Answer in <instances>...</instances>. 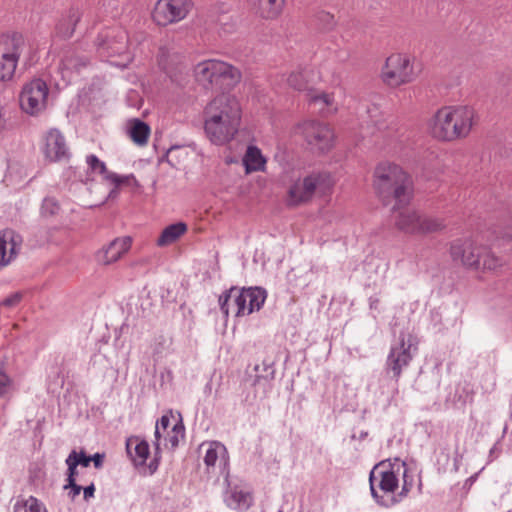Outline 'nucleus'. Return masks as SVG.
Instances as JSON below:
<instances>
[{
	"instance_id": "f257e3e1",
	"label": "nucleus",
	"mask_w": 512,
	"mask_h": 512,
	"mask_svg": "<svg viewBox=\"0 0 512 512\" xmlns=\"http://www.w3.org/2000/svg\"><path fill=\"white\" fill-rule=\"evenodd\" d=\"M242 119V106L234 94L215 95L203 110L204 133L209 141L222 146L237 135Z\"/></svg>"
},
{
	"instance_id": "f03ea898",
	"label": "nucleus",
	"mask_w": 512,
	"mask_h": 512,
	"mask_svg": "<svg viewBox=\"0 0 512 512\" xmlns=\"http://www.w3.org/2000/svg\"><path fill=\"white\" fill-rule=\"evenodd\" d=\"M477 124L475 109L467 105H447L436 110L427 122L428 132L440 142L466 139Z\"/></svg>"
},
{
	"instance_id": "7ed1b4c3",
	"label": "nucleus",
	"mask_w": 512,
	"mask_h": 512,
	"mask_svg": "<svg viewBox=\"0 0 512 512\" xmlns=\"http://www.w3.org/2000/svg\"><path fill=\"white\" fill-rule=\"evenodd\" d=\"M372 186L376 195L384 202L406 205L413 198V182L410 175L391 161L379 162L373 171Z\"/></svg>"
},
{
	"instance_id": "20e7f679",
	"label": "nucleus",
	"mask_w": 512,
	"mask_h": 512,
	"mask_svg": "<svg viewBox=\"0 0 512 512\" xmlns=\"http://www.w3.org/2000/svg\"><path fill=\"white\" fill-rule=\"evenodd\" d=\"M406 474V464L398 458L381 461L374 466L369 477L370 489L372 496L381 506L388 508L399 502L394 492L399 486L400 477L403 479L401 495L407 494L411 483H407Z\"/></svg>"
},
{
	"instance_id": "39448f33",
	"label": "nucleus",
	"mask_w": 512,
	"mask_h": 512,
	"mask_svg": "<svg viewBox=\"0 0 512 512\" xmlns=\"http://www.w3.org/2000/svg\"><path fill=\"white\" fill-rule=\"evenodd\" d=\"M393 205V221L395 228L409 236H426L440 233L447 227L444 218L429 215L414 207Z\"/></svg>"
},
{
	"instance_id": "423d86ee",
	"label": "nucleus",
	"mask_w": 512,
	"mask_h": 512,
	"mask_svg": "<svg viewBox=\"0 0 512 512\" xmlns=\"http://www.w3.org/2000/svg\"><path fill=\"white\" fill-rule=\"evenodd\" d=\"M196 81L205 87H234L242 79L239 68L220 59H207L194 66Z\"/></svg>"
},
{
	"instance_id": "0eeeda50",
	"label": "nucleus",
	"mask_w": 512,
	"mask_h": 512,
	"mask_svg": "<svg viewBox=\"0 0 512 512\" xmlns=\"http://www.w3.org/2000/svg\"><path fill=\"white\" fill-rule=\"evenodd\" d=\"M420 74L414 56L404 52L391 53L384 61L380 70L381 81L390 88L414 82Z\"/></svg>"
},
{
	"instance_id": "6e6552de",
	"label": "nucleus",
	"mask_w": 512,
	"mask_h": 512,
	"mask_svg": "<svg viewBox=\"0 0 512 512\" xmlns=\"http://www.w3.org/2000/svg\"><path fill=\"white\" fill-rule=\"evenodd\" d=\"M334 183L327 173L313 172L292 181L287 188L286 203L297 207L312 200L314 195H325L332 189Z\"/></svg>"
},
{
	"instance_id": "1a4fd4ad",
	"label": "nucleus",
	"mask_w": 512,
	"mask_h": 512,
	"mask_svg": "<svg viewBox=\"0 0 512 512\" xmlns=\"http://www.w3.org/2000/svg\"><path fill=\"white\" fill-rule=\"evenodd\" d=\"M266 293L261 288L238 289L231 288L219 297V304L225 316H228L230 302H234L236 307V316L249 315L255 310H259L264 304Z\"/></svg>"
},
{
	"instance_id": "9d476101",
	"label": "nucleus",
	"mask_w": 512,
	"mask_h": 512,
	"mask_svg": "<svg viewBox=\"0 0 512 512\" xmlns=\"http://www.w3.org/2000/svg\"><path fill=\"white\" fill-rule=\"evenodd\" d=\"M296 133L301 134L308 146L317 153H328L336 143L334 128L325 122L303 121L296 126Z\"/></svg>"
},
{
	"instance_id": "9b49d317",
	"label": "nucleus",
	"mask_w": 512,
	"mask_h": 512,
	"mask_svg": "<svg viewBox=\"0 0 512 512\" xmlns=\"http://www.w3.org/2000/svg\"><path fill=\"white\" fill-rule=\"evenodd\" d=\"M193 8V0H156L151 19L158 27H168L184 21Z\"/></svg>"
},
{
	"instance_id": "f8f14e48",
	"label": "nucleus",
	"mask_w": 512,
	"mask_h": 512,
	"mask_svg": "<svg viewBox=\"0 0 512 512\" xmlns=\"http://www.w3.org/2000/svg\"><path fill=\"white\" fill-rule=\"evenodd\" d=\"M24 47L25 40L21 34L0 36V81H10L14 77Z\"/></svg>"
},
{
	"instance_id": "ddd939ff",
	"label": "nucleus",
	"mask_w": 512,
	"mask_h": 512,
	"mask_svg": "<svg viewBox=\"0 0 512 512\" xmlns=\"http://www.w3.org/2000/svg\"><path fill=\"white\" fill-rule=\"evenodd\" d=\"M49 87L47 83L34 78L25 83L19 95L20 108L28 115L36 116L48 106Z\"/></svg>"
},
{
	"instance_id": "4468645a",
	"label": "nucleus",
	"mask_w": 512,
	"mask_h": 512,
	"mask_svg": "<svg viewBox=\"0 0 512 512\" xmlns=\"http://www.w3.org/2000/svg\"><path fill=\"white\" fill-rule=\"evenodd\" d=\"M185 428L179 413L168 411L156 422L155 448L158 451L163 439V444L172 449L176 448L184 438Z\"/></svg>"
},
{
	"instance_id": "2eb2a0df",
	"label": "nucleus",
	"mask_w": 512,
	"mask_h": 512,
	"mask_svg": "<svg viewBox=\"0 0 512 512\" xmlns=\"http://www.w3.org/2000/svg\"><path fill=\"white\" fill-rule=\"evenodd\" d=\"M486 246L472 238L456 239L451 242L449 253L453 261L467 269L477 271Z\"/></svg>"
},
{
	"instance_id": "dca6fc26",
	"label": "nucleus",
	"mask_w": 512,
	"mask_h": 512,
	"mask_svg": "<svg viewBox=\"0 0 512 512\" xmlns=\"http://www.w3.org/2000/svg\"><path fill=\"white\" fill-rule=\"evenodd\" d=\"M203 461L208 472L227 474L229 468V453L224 444L219 441H207L200 445Z\"/></svg>"
},
{
	"instance_id": "f3484780",
	"label": "nucleus",
	"mask_w": 512,
	"mask_h": 512,
	"mask_svg": "<svg viewBox=\"0 0 512 512\" xmlns=\"http://www.w3.org/2000/svg\"><path fill=\"white\" fill-rule=\"evenodd\" d=\"M40 150L49 162H61L69 158L65 137L57 129H50L42 136Z\"/></svg>"
},
{
	"instance_id": "a211bd4d",
	"label": "nucleus",
	"mask_w": 512,
	"mask_h": 512,
	"mask_svg": "<svg viewBox=\"0 0 512 512\" xmlns=\"http://www.w3.org/2000/svg\"><path fill=\"white\" fill-rule=\"evenodd\" d=\"M126 449L136 467L148 468L149 475H152L158 469L159 460L157 457L146 466L150 455V447L147 441L137 436L130 437L126 441Z\"/></svg>"
},
{
	"instance_id": "6ab92c4d",
	"label": "nucleus",
	"mask_w": 512,
	"mask_h": 512,
	"mask_svg": "<svg viewBox=\"0 0 512 512\" xmlns=\"http://www.w3.org/2000/svg\"><path fill=\"white\" fill-rule=\"evenodd\" d=\"M130 237H118L109 244L103 246L95 254V259L100 265H110L120 260L131 248Z\"/></svg>"
},
{
	"instance_id": "aec40b11",
	"label": "nucleus",
	"mask_w": 512,
	"mask_h": 512,
	"mask_svg": "<svg viewBox=\"0 0 512 512\" xmlns=\"http://www.w3.org/2000/svg\"><path fill=\"white\" fill-rule=\"evenodd\" d=\"M89 64V58L77 49H68L64 52L59 71L62 78L70 81L74 73H78Z\"/></svg>"
},
{
	"instance_id": "412c9836",
	"label": "nucleus",
	"mask_w": 512,
	"mask_h": 512,
	"mask_svg": "<svg viewBox=\"0 0 512 512\" xmlns=\"http://www.w3.org/2000/svg\"><path fill=\"white\" fill-rule=\"evenodd\" d=\"M20 243V236L13 230L6 229L0 232V268L15 258Z\"/></svg>"
},
{
	"instance_id": "4be33fe9",
	"label": "nucleus",
	"mask_w": 512,
	"mask_h": 512,
	"mask_svg": "<svg viewBox=\"0 0 512 512\" xmlns=\"http://www.w3.org/2000/svg\"><path fill=\"white\" fill-rule=\"evenodd\" d=\"M110 55H121L127 51L128 35L123 29H108L100 35Z\"/></svg>"
},
{
	"instance_id": "5701e85b",
	"label": "nucleus",
	"mask_w": 512,
	"mask_h": 512,
	"mask_svg": "<svg viewBox=\"0 0 512 512\" xmlns=\"http://www.w3.org/2000/svg\"><path fill=\"white\" fill-rule=\"evenodd\" d=\"M188 232V225L179 221L170 224L162 229L159 236L155 240V244L159 248L169 247L177 243Z\"/></svg>"
},
{
	"instance_id": "b1692460",
	"label": "nucleus",
	"mask_w": 512,
	"mask_h": 512,
	"mask_svg": "<svg viewBox=\"0 0 512 512\" xmlns=\"http://www.w3.org/2000/svg\"><path fill=\"white\" fill-rule=\"evenodd\" d=\"M315 71L311 67H299L293 70L287 79L288 85L298 91H312L310 84L314 82Z\"/></svg>"
},
{
	"instance_id": "393cba45",
	"label": "nucleus",
	"mask_w": 512,
	"mask_h": 512,
	"mask_svg": "<svg viewBox=\"0 0 512 512\" xmlns=\"http://www.w3.org/2000/svg\"><path fill=\"white\" fill-rule=\"evenodd\" d=\"M157 61L161 69L170 77L176 75L184 65V57L177 52L168 49H160Z\"/></svg>"
},
{
	"instance_id": "a878e982",
	"label": "nucleus",
	"mask_w": 512,
	"mask_h": 512,
	"mask_svg": "<svg viewBox=\"0 0 512 512\" xmlns=\"http://www.w3.org/2000/svg\"><path fill=\"white\" fill-rule=\"evenodd\" d=\"M411 360L409 353V347L405 348L404 342L402 341L400 348H392L388 356L387 365L392 371L393 377L398 379L401 375L402 368L407 366Z\"/></svg>"
},
{
	"instance_id": "bb28decb",
	"label": "nucleus",
	"mask_w": 512,
	"mask_h": 512,
	"mask_svg": "<svg viewBox=\"0 0 512 512\" xmlns=\"http://www.w3.org/2000/svg\"><path fill=\"white\" fill-rule=\"evenodd\" d=\"M243 164L248 174L258 171L263 172L266 169L267 159L257 146L250 145L243 156Z\"/></svg>"
},
{
	"instance_id": "cd10ccee",
	"label": "nucleus",
	"mask_w": 512,
	"mask_h": 512,
	"mask_svg": "<svg viewBox=\"0 0 512 512\" xmlns=\"http://www.w3.org/2000/svg\"><path fill=\"white\" fill-rule=\"evenodd\" d=\"M286 0H256L257 13L265 20L278 19L285 8Z\"/></svg>"
},
{
	"instance_id": "c85d7f7f",
	"label": "nucleus",
	"mask_w": 512,
	"mask_h": 512,
	"mask_svg": "<svg viewBox=\"0 0 512 512\" xmlns=\"http://www.w3.org/2000/svg\"><path fill=\"white\" fill-rule=\"evenodd\" d=\"M79 20V11L74 9L69 10V12L58 21L55 27V35L60 39L72 37Z\"/></svg>"
},
{
	"instance_id": "c756f323",
	"label": "nucleus",
	"mask_w": 512,
	"mask_h": 512,
	"mask_svg": "<svg viewBox=\"0 0 512 512\" xmlns=\"http://www.w3.org/2000/svg\"><path fill=\"white\" fill-rule=\"evenodd\" d=\"M505 265L506 261L503 257L496 255L491 249L486 247L477 271L497 274L502 271Z\"/></svg>"
},
{
	"instance_id": "7c9ffc66",
	"label": "nucleus",
	"mask_w": 512,
	"mask_h": 512,
	"mask_svg": "<svg viewBox=\"0 0 512 512\" xmlns=\"http://www.w3.org/2000/svg\"><path fill=\"white\" fill-rule=\"evenodd\" d=\"M151 129L145 122L134 119L130 122L128 134L134 144L143 147L146 146L149 140Z\"/></svg>"
},
{
	"instance_id": "2f4dec72",
	"label": "nucleus",
	"mask_w": 512,
	"mask_h": 512,
	"mask_svg": "<svg viewBox=\"0 0 512 512\" xmlns=\"http://www.w3.org/2000/svg\"><path fill=\"white\" fill-rule=\"evenodd\" d=\"M413 140L405 132L397 133L388 144V151L393 156L400 157L406 155L413 147Z\"/></svg>"
},
{
	"instance_id": "473e14b6",
	"label": "nucleus",
	"mask_w": 512,
	"mask_h": 512,
	"mask_svg": "<svg viewBox=\"0 0 512 512\" xmlns=\"http://www.w3.org/2000/svg\"><path fill=\"white\" fill-rule=\"evenodd\" d=\"M108 182L115 186V189H119L122 186H126L131 188L133 191L138 190L141 186L136 177L133 174L129 175H118L116 173H112V175H108Z\"/></svg>"
},
{
	"instance_id": "72a5a7b5",
	"label": "nucleus",
	"mask_w": 512,
	"mask_h": 512,
	"mask_svg": "<svg viewBox=\"0 0 512 512\" xmlns=\"http://www.w3.org/2000/svg\"><path fill=\"white\" fill-rule=\"evenodd\" d=\"M252 497L249 493L243 491H232L227 504L234 509H247L251 504Z\"/></svg>"
},
{
	"instance_id": "f704fd0d",
	"label": "nucleus",
	"mask_w": 512,
	"mask_h": 512,
	"mask_svg": "<svg viewBox=\"0 0 512 512\" xmlns=\"http://www.w3.org/2000/svg\"><path fill=\"white\" fill-rule=\"evenodd\" d=\"M86 163L91 172L101 175L103 180L108 182V175H112L113 172H110L107 169V166L103 161H101L96 155H89L86 158Z\"/></svg>"
},
{
	"instance_id": "c9c22d12",
	"label": "nucleus",
	"mask_w": 512,
	"mask_h": 512,
	"mask_svg": "<svg viewBox=\"0 0 512 512\" xmlns=\"http://www.w3.org/2000/svg\"><path fill=\"white\" fill-rule=\"evenodd\" d=\"M14 507L15 510L18 508H23L24 512H46V509L42 506V504L32 496L23 502L18 501Z\"/></svg>"
},
{
	"instance_id": "e433bc0d",
	"label": "nucleus",
	"mask_w": 512,
	"mask_h": 512,
	"mask_svg": "<svg viewBox=\"0 0 512 512\" xmlns=\"http://www.w3.org/2000/svg\"><path fill=\"white\" fill-rule=\"evenodd\" d=\"M310 101L313 103H321L325 107H333L335 104L334 93L320 92L315 93L313 90L309 93Z\"/></svg>"
},
{
	"instance_id": "4c0bfd02",
	"label": "nucleus",
	"mask_w": 512,
	"mask_h": 512,
	"mask_svg": "<svg viewBox=\"0 0 512 512\" xmlns=\"http://www.w3.org/2000/svg\"><path fill=\"white\" fill-rule=\"evenodd\" d=\"M13 389V380L2 369H0V397L10 395Z\"/></svg>"
},
{
	"instance_id": "58836bf2",
	"label": "nucleus",
	"mask_w": 512,
	"mask_h": 512,
	"mask_svg": "<svg viewBox=\"0 0 512 512\" xmlns=\"http://www.w3.org/2000/svg\"><path fill=\"white\" fill-rule=\"evenodd\" d=\"M41 209L44 216H52L59 212L60 206L56 199L47 197L43 200Z\"/></svg>"
},
{
	"instance_id": "ea45409f",
	"label": "nucleus",
	"mask_w": 512,
	"mask_h": 512,
	"mask_svg": "<svg viewBox=\"0 0 512 512\" xmlns=\"http://www.w3.org/2000/svg\"><path fill=\"white\" fill-rule=\"evenodd\" d=\"M66 464L68 466V483H73V481H76V475L78 473L77 471V462L74 461V456H68L66 459Z\"/></svg>"
},
{
	"instance_id": "a19ab883",
	"label": "nucleus",
	"mask_w": 512,
	"mask_h": 512,
	"mask_svg": "<svg viewBox=\"0 0 512 512\" xmlns=\"http://www.w3.org/2000/svg\"><path fill=\"white\" fill-rule=\"evenodd\" d=\"M69 456H74V461L77 462V465H81L83 467H88L91 463V456L85 455L83 451L76 452L73 450Z\"/></svg>"
},
{
	"instance_id": "79ce46f5",
	"label": "nucleus",
	"mask_w": 512,
	"mask_h": 512,
	"mask_svg": "<svg viewBox=\"0 0 512 512\" xmlns=\"http://www.w3.org/2000/svg\"><path fill=\"white\" fill-rule=\"evenodd\" d=\"M181 152H182V150L179 147H172V148H170L168 150L167 154H166L167 161L171 165L176 166L178 163L174 162V158H176L178 156V154H180Z\"/></svg>"
},
{
	"instance_id": "37998d69",
	"label": "nucleus",
	"mask_w": 512,
	"mask_h": 512,
	"mask_svg": "<svg viewBox=\"0 0 512 512\" xmlns=\"http://www.w3.org/2000/svg\"><path fill=\"white\" fill-rule=\"evenodd\" d=\"M71 488V491L69 494L71 495V498L74 499L76 496H78L82 490V486L78 485L76 481H73V483H67L65 485V489Z\"/></svg>"
},
{
	"instance_id": "c03bdc74",
	"label": "nucleus",
	"mask_w": 512,
	"mask_h": 512,
	"mask_svg": "<svg viewBox=\"0 0 512 512\" xmlns=\"http://www.w3.org/2000/svg\"><path fill=\"white\" fill-rule=\"evenodd\" d=\"M20 299H21V296L19 294H15L11 297H8L6 298L4 301H3V305L4 306H14L16 304H18L20 302Z\"/></svg>"
},
{
	"instance_id": "a18cd8bd",
	"label": "nucleus",
	"mask_w": 512,
	"mask_h": 512,
	"mask_svg": "<svg viewBox=\"0 0 512 512\" xmlns=\"http://www.w3.org/2000/svg\"><path fill=\"white\" fill-rule=\"evenodd\" d=\"M104 458H105L104 454L96 453L93 456H91V462L94 463V466L96 468H101L103 465Z\"/></svg>"
},
{
	"instance_id": "49530a36",
	"label": "nucleus",
	"mask_w": 512,
	"mask_h": 512,
	"mask_svg": "<svg viewBox=\"0 0 512 512\" xmlns=\"http://www.w3.org/2000/svg\"><path fill=\"white\" fill-rule=\"evenodd\" d=\"M95 486L93 483L83 489L84 499L88 500L94 496Z\"/></svg>"
},
{
	"instance_id": "de8ad7c7",
	"label": "nucleus",
	"mask_w": 512,
	"mask_h": 512,
	"mask_svg": "<svg viewBox=\"0 0 512 512\" xmlns=\"http://www.w3.org/2000/svg\"><path fill=\"white\" fill-rule=\"evenodd\" d=\"M228 26H229V27H228L227 29L225 28V25H223V26H222V31H223V33H225V34H226V33H231V32H233V31H235V29H236L235 24H230V25H228Z\"/></svg>"
},
{
	"instance_id": "09e8293b",
	"label": "nucleus",
	"mask_w": 512,
	"mask_h": 512,
	"mask_svg": "<svg viewBox=\"0 0 512 512\" xmlns=\"http://www.w3.org/2000/svg\"><path fill=\"white\" fill-rule=\"evenodd\" d=\"M230 312L234 313V315L236 316V307H235L234 302H230V310H229V313H230Z\"/></svg>"
}]
</instances>
